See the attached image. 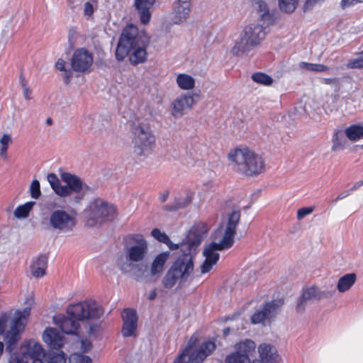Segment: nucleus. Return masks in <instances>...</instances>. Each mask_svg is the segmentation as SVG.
I'll return each mask as SVG.
<instances>
[{
  "instance_id": "f257e3e1",
  "label": "nucleus",
  "mask_w": 363,
  "mask_h": 363,
  "mask_svg": "<svg viewBox=\"0 0 363 363\" xmlns=\"http://www.w3.org/2000/svg\"><path fill=\"white\" fill-rule=\"evenodd\" d=\"M208 227L199 223L191 228L182 241L181 250L184 254L179 256L172 264L162 280L164 289H172L177 284L183 286L194 270V255L196 248L206 236Z\"/></svg>"
},
{
  "instance_id": "f03ea898",
  "label": "nucleus",
  "mask_w": 363,
  "mask_h": 363,
  "mask_svg": "<svg viewBox=\"0 0 363 363\" xmlns=\"http://www.w3.org/2000/svg\"><path fill=\"white\" fill-rule=\"evenodd\" d=\"M150 38L144 30H139L134 24L123 28L116 49V58L123 61L128 57L132 65L145 63L147 60Z\"/></svg>"
},
{
  "instance_id": "7ed1b4c3",
  "label": "nucleus",
  "mask_w": 363,
  "mask_h": 363,
  "mask_svg": "<svg viewBox=\"0 0 363 363\" xmlns=\"http://www.w3.org/2000/svg\"><path fill=\"white\" fill-rule=\"evenodd\" d=\"M104 313L102 307L96 301L86 300L68 306L67 313L69 317L57 316L55 323L64 333L79 335V321L100 318Z\"/></svg>"
},
{
  "instance_id": "20e7f679",
  "label": "nucleus",
  "mask_w": 363,
  "mask_h": 363,
  "mask_svg": "<svg viewBox=\"0 0 363 363\" xmlns=\"http://www.w3.org/2000/svg\"><path fill=\"white\" fill-rule=\"evenodd\" d=\"M148 252V244L144 238L137 239L134 244L126 247L124 254L116 261L118 269L125 274L132 275L137 280H143L148 264L145 261Z\"/></svg>"
},
{
  "instance_id": "39448f33",
  "label": "nucleus",
  "mask_w": 363,
  "mask_h": 363,
  "mask_svg": "<svg viewBox=\"0 0 363 363\" xmlns=\"http://www.w3.org/2000/svg\"><path fill=\"white\" fill-rule=\"evenodd\" d=\"M227 158L232 169L241 175L257 176L264 172L265 169L262 157L247 147L230 150Z\"/></svg>"
},
{
  "instance_id": "423d86ee",
  "label": "nucleus",
  "mask_w": 363,
  "mask_h": 363,
  "mask_svg": "<svg viewBox=\"0 0 363 363\" xmlns=\"http://www.w3.org/2000/svg\"><path fill=\"white\" fill-rule=\"evenodd\" d=\"M235 234L218 228L213 235L214 240L206 245L203 250L204 260L199 267L201 274L209 273L217 264L220 255L218 251L231 247L235 242Z\"/></svg>"
},
{
  "instance_id": "0eeeda50",
  "label": "nucleus",
  "mask_w": 363,
  "mask_h": 363,
  "mask_svg": "<svg viewBox=\"0 0 363 363\" xmlns=\"http://www.w3.org/2000/svg\"><path fill=\"white\" fill-rule=\"evenodd\" d=\"M21 304L24 308L16 310L14 317L10 321L9 329L6 331L4 341L7 349L11 350L21 337V332L23 330L26 321L30 314V310L35 305V294L30 291L21 297Z\"/></svg>"
},
{
  "instance_id": "6e6552de",
  "label": "nucleus",
  "mask_w": 363,
  "mask_h": 363,
  "mask_svg": "<svg viewBox=\"0 0 363 363\" xmlns=\"http://www.w3.org/2000/svg\"><path fill=\"white\" fill-rule=\"evenodd\" d=\"M133 154L140 158H146L154 150L156 138L150 124L145 122H138L133 125L131 129Z\"/></svg>"
},
{
  "instance_id": "1a4fd4ad",
  "label": "nucleus",
  "mask_w": 363,
  "mask_h": 363,
  "mask_svg": "<svg viewBox=\"0 0 363 363\" xmlns=\"http://www.w3.org/2000/svg\"><path fill=\"white\" fill-rule=\"evenodd\" d=\"M264 28L258 23H250L243 28L234 40L231 52L234 55H241L249 52L252 48L259 45L265 38Z\"/></svg>"
},
{
  "instance_id": "9d476101",
  "label": "nucleus",
  "mask_w": 363,
  "mask_h": 363,
  "mask_svg": "<svg viewBox=\"0 0 363 363\" xmlns=\"http://www.w3.org/2000/svg\"><path fill=\"white\" fill-rule=\"evenodd\" d=\"M61 179L66 185H62L54 173H50L47 176V180L52 189L60 197L69 196L73 192L83 194L88 189L80 178L70 173L64 172L61 174Z\"/></svg>"
},
{
  "instance_id": "9b49d317",
  "label": "nucleus",
  "mask_w": 363,
  "mask_h": 363,
  "mask_svg": "<svg viewBox=\"0 0 363 363\" xmlns=\"http://www.w3.org/2000/svg\"><path fill=\"white\" fill-rule=\"evenodd\" d=\"M215 348L213 342L206 341L200 345L199 339L192 336L186 347L175 359L174 363H202Z\"/></svg>"
},
{
  "instance_id": "f8f14e48",
  "label": "nucleus",
  "mask_w": 363,
  "mask_h": 363,
  "mask_svg": "<svg viewBox=\"0 0 363 363\" xmlns=\"http://www.w3.org/2000/svg\"><path fill=\"white\" fill-rule=\"evenodd\" d=\"M114 213L113 206L101 199H96L84 210L85 222L88 226L94 227L104 223Z\"/></svg>"
},
{
  "instance_id": "ddd939ff",
  "label": "nucleus",
  "mask_w": 363,
  "mask_h": 363,
  "mask_svg": "<svg viewBox=\"0 0 363 363\" xmlns=\"http://www.w3.org/2000/svg\"><path fill=\"white\" fill-rule=\"evenodd\" d=\"M49 224L54 230L58 233H71L74 230L77 224V213L74 210H55L50 215Z\"/></svg>"
},
{
  "instance_id": "4468645a",
  "label": "nucleus",
  "mask_w": 363,
  "mask_h": 363,
  "mask_svg": "<svg viewBox=\"0 0 363 363\" xmlns=\"http://www.w3.org/2000/svg\"><path fill=\"white\" fill-rule=\"evenodd\" d=\"M199 98L196 93H182L170 104L169 113L174 118H181L188 111L191 110Z\"/></svg>"
},
{
  "instance_id": "2eb2a0df",
  "label": "nucleus",
  "mask_w": 363,
  "mask_h": 363,
  "mask_svg": "<svg viewBox=\"0 0 363 363\" xmlns=\"http://www.w3.org/2000/svg\"><path fill=\"white\" fill-rule=\"evenodd\" d=\"M332 295L330 291L324 290L316 286H311L305 289L298 298L296 305V311L299 313L303 312L306 306L307 301L309 300L320 301Z\"/></svg>"
},
{
  "instance_id": "dca6fc26",
  "label": "nucleus",
  "mask_w": 363,
  "mask_h": 363,
  "mask_svg": "<svg viewBox=\"0 0 363 363\" xmlns=\"http://www.w3.org/2000/svg\"><path fill=\"white\" fill-rule=\"evenodd\" d=\"M284 304L282 299L273 300L267 303L262 309L257 311L252 316L253 324L262 323L264 320L276 315Z\"/></svg>"
},
{
  "instance_id": "f3484780",
  "label": "nucleus",
  "mask_w": 363,
  "mask_h": 363,
  "mask_svg": "<svg viewBox=\"0 0 363 363\" xmlns=\"http://www.w3.org/2000/svg\"><path fill=\"white\" fill-rule=\"evenodd\" d=\"M93 64L92 53L85 48L74 51L72 57V67L78 72H89Z\"/></svg>"
},
{
  "instance_id": "a211bd4d",
  "label": "nucleus",
  "mask_w": 363,
  "mask_h": 363,
  "mask_svg": "<svg viewBox=\"0 0 363 363\" xmlns=\"http://www.w3.org/2000/svg\"><path fill=\"white\" fill-rule=\"evenodd\" d=\"M169 256L170 252L169 251L162 252L157 255L154 257L150 267H148L147 274L144 276L143 280L156 279L159 277L162 273L164 265L169 259Z\"/></svg>"
},
{
  "instance_id": "6ab92c4d",
  "label": "nucleus",
  "mask_w": 363,
  "mask_h": 363,
  "mask_svg": "<svg viewBox=\"0 0 363 363\" xmlns=\"http://www.w3.org/2000/svg\"><path fill=\"white\" fill-rule=\"evenodd\" d=\"M18 350L28 358L34 361L45 357V350L40 343L34 340H28L23 342Z\"/></svg>"
},
{
  "instance_id": "aec40b11",
  "label": "nucleus",
  "mask_w": 363,
  "mask_h": 363,
  "mask_svg": "<svg viewBox=\"0 0 363 363\" xmlns=\"http://www.w3.org/2000/svg\"><path fill=\"white\" fill-rule=\"evenodd\" d=\"M122 318L123 320L121 330L123 336H135L138 327V316L136 312L131 309H125L123 312Z\"/></svg>"
},
{
  "instance_id": "412c9836",
  "label": "nucleus",
  "mask_w": 363,
  "mask_h": 363,
  "mask_svg": "<svg viewBox=\"0 0 363 363\" xmlns=\"http://www.w3.org/2000/svg\"><path fill=\"white\" fill-rule=\"evenodd\" d=\"M43 342L50 348L59 349L65 343V339L56 328H48L42 336Z\"/></svg>"
},
{
  "instance_id": "4be33fe9",
  "label": "nucleus",
  "mask_w": 363,
  "mask_h": 363,
  "mask_svg": "<svg viewBox=\"0 0 363 363\" xmlns=\"http://www.w3.org/2000/svg\"><path fill=\"white\" fill-rule=\"evenodd\" d=\"M240 220V211L239 209H233L223 218L219 228L235 234Z\"/></svg>"
},
{
  "instance_id": "5701e85b",
  "label": "nucleus",
  "mask_w": 363,
  "mask_h": 363,
  "mask_svg": "<svg viewBox=\"0 0 363 363\" xmlns=\"http://www.w3.org/2000/svg\"><path fill=\"white\" fill-rule=\"evenodd\" d=\"M155 0H135V6L140 14V19L143 24H147L151 18L150 8L153 6Z\"/></svg>"
},
{
  "instance_id": "b1692460",
  "label": "nucleus",
  "mask_w": 363,
  "mask_h": 363,
  "mask_svg": "<svg viewBox=\"0 0 363 363\" xmlns=\"http://www.w3.org/2000/svg\"><path fill=\"white\" fill-rule=\"evenodd\" d=\"M256 8L261 21L267 25H272L275 21L274 13L269 10L268 4L262 0L256 2Z\"/></svg>"
},
{
  "instance_id": "393cba45",
  "label": "nucleus",
  "mask_w": 363,
  "mask_h": 363,
  "mask_svg": "<svg viewBox=\"0 0 363 363\" xmlns=\"http://www.w3.org/2000/svg\"><path fill=\"white\" fill-rule=\"evenodd\" d=\"M176 84L182 91H191L196 87V79L186 73H179L176 75Z\"/></svg>"
},
{
  "instance_id": "a878e982",
  "label": "nucleus",
  "mask_w": 363,
  "mask_h": 363,
  "mask_svg": "<svg viewBox=\"0 0 363 363\" xmlns=\"http://www.w3.org/2000/svg\"><path fill=\"white\" fill-rule=\"evenodd\" d=\"M48 260L44 256H40L33 260L30 266V272L35 278H40L45 274Z\"/></svg>"
},
{
  "instance_id": "bb28decb",
  "label": "nucleus",
  "mask_w": 363,
  "mask_h": 363,
  "mask_svg": "<svg viewBox=\"0 0 363 363\" xmlns=\"http://www.w3.org/2000/svg\"><path fill=\"white\" fill-rule=\"evenodd\" d=\"M357 280V276L354 273H349L341 277L337 283V289L340 293H345L349 291Z\"/></svg>"
},
{
  "instance_id": "cd10ccee",
  "label": "nucleus",
  "mask_w": 363,
  "mask_h": 363,
  "mask_svg": "<svg viewBox=\"0 0 363 363\" xmlns=\"http://www.w3.org/2000/svg\"><path fill=\"white\" fill-rule=\"evenodd\" d=\"M190 9L175 6L172 13V20L175 24H180L186 21L189 17Z\"/></svg>"
},
{
  "instance_id": "c85d7f7f",
  "label": "nucleus",
  "mask_w": 363,
  "mask_h": 363,
  "mask_svg": "<svg viewBox=\"0 0 363 363\" xmlns=\"http://www.w3.org/2000/svg\"><path fill=\"white\" fill-rule=\"evenodd\" d=\"M13 143V138L11 134L4 133L0 137V158L6 161L8 159V150Z\"/></svg>"
},
{
  "instance_id": "c756f323",
  "label": "nucleus",
  "mask_w": 363,
  "mask_h": 363,
  "mask_svg": "<svg viewBox=\"0 0 363 363\" xmlns=\"http://www.w3.org/2000/svg\"><path fill=\"white\" fill-rule=\"evenodd\" d=\"M345 135L352 142L363 139V126L352 125L345 129Z\"/></svg>"
},
{
  "instance_id": "7c9ffc66",
  "label": "nucleus",
  "mask_w": 363,
  "mask_h": 363,
  "mask_svg": "<svg viewBox=\"0 0 363 363\" xmlns=\"http://www.w3.org/2000/svg\"><path fill=\"white\" fill-rule=\"evenodd\" d=\"M35 204L34 201H28L18 206L13 212L14 216L18 219L27 218Z\"/></svg>"
},
{
  "instance_id": "2f4dec72",
  "label": "nucleus",
  "mask_w": 363,
  "mask_h": 363,
  "mask_svg": "<svg viewBox=\"0 0 363 363\" xmlns=\"http://www.w3.org/2000/svg\"><path fill=\"white\" fill-rule=\"evenodd\" d=\"M299 0H278L279 9L281 12L293 13L297 8Z\"/></svg>"
},
{
  "instance_id": "473e14b6",
  "label": "nucleus",
  "mask_w": 363,
  "mask_h": 363,
  "mask_svg": "<svg viewBox=\"0 0 363 363\" xmlns=\"http://www.w3.org/2000/svg\"><path fill=\"white\" fill-rule=\"evenodd\" d=\"M55 68L62 72V77L64 78L66 84H68L72 77V72L71 69L66 68V62L60 58L55 62Z\"/></svg>"
},
{
  "instance_id": "72a5a7b5",
  "label": "nucleus",
  "mask_w": 363,
  "mask_h": 363,
  "mask_svg": "<svg viewBox=\"0 0 363 363\" xmlns=\"http://www.w3.org/2000/svg\"><path fill=\"white\" fill-rule=\"evenodd\" d=\"M252 79L255 82L266 86L270 85L273 82V79L271 77L261 72L253 74L252 75Z\"/></svg>"
},
{
  "instance_id": "f704fd0d",
  "label": "nucleus",
  "mask_w": 363,
  "mask_h": 363,
  "mask_svg": "<svg viewBox=\"0 0 363 363\" xmlns=\"http://www.w3.org/2000/svg\"><path fill=\"white\" fill-rule=\"evenodd\" d=\"M8 363H28V359L20 350H18L11 353Z\"/></svg>"
},
{
  "instance_id": "c9c22d12",
  "label": "nucleus",
  "mask_w": 363,
  "mask_h": 363,
  "mask_svg": "<svg viewBox=\"0 0 363 363\" xmlns=\"http://www.w3.org/2000/svg\"><path fill=\"white\" fill-rule=\"evenodd\" d=\"M69 363H92V360L89 356L74 353L69 356Z\"/></svg>"
},
{
  "instance_id": "e433bc0d",
  "label": "nucleus",
  "mask_w": 363,
  "mask_h": 363,
  "mask_svg": "<svg viewBox=\"0 0 363 363\" xmlns=\"http://www.w3.org/2000/svg\"><path fill=\"white\" fill-rule=\"evenodd\" d=\"M347 67L350 69L363 68V54L360 52L356 57L350 60L347 64Z\"/></svg>"
},
{
  "instance_id": "4c0bfd02",
  "label": "nucleus",
  "mask_w": 363,
  "mask_h": 363,
  "mask_svg": "<svg viewBox=\"0 0 363 363\" xmlns=\"http://www.w3.org/2000/svg\"><path fill=\"white\" fill-rule=\"evenodd\" d=\"M30 194L33 199H38L41 195L40 182L37 179L31 182L29 187Z\"/></svg>"
},
{
  "instance_id": "58836bf2",
  "label": "nucleus",
  "mask_w": 363,
  "mask_h": 363,
  "mask_svg": "<svg viewBox=\"0 0 363 363\" xmlns=\"http://www.w3.org/2000/svg\"><path fill=\"white\" fill-rule=\"evenodd\" d=\"M193 199V194L188 193L184 198H179L176 199V203L174 206V208H182L191 202Z\"/></svg>"
},
{
  "instance_id": "ea45409f",
  "label": "nucleus",
  "mask_w": 363,
  "mask_h": 363,
  "mask_svg": "<svg viewBox=\"0 0 363 363\" xmlns=\"http://www.w3.org/2000/svg\"><path fill=\"white\" fill-rule=\"evenodd\" d=\"M151 235L157 241L165 243L169 241V237L168 235L164 233L161 231L158 228H154L151 231Z\"/></svg>"
},
{
  "instance_id": "a19ab883",
  "label": "nucleus",
  "mask_w": 363,
  "mask_h": 363,
  "mask_svg": "<svg viewBox=\"0 0 363 363\" xmlns=\"http://www.w3.org/2000/svg\"><path fill=\"white\" fill-rule=\"evenodd\" d=\"M66 357L65 354L62 352H53L50 357L49 363H66Z\"/></svg>"
},
{
  "instance_id": "79ce46f5",
  "label": "nucleus",
  "mask_w": 363,
  "mask_h": 363,
  "mask_svg": "<svg viewBox=\"0 0 363 363\" xmlns=\"http://www.w3.org/2000/svg\"><path fill=\"white\" fill-rule=\"evenodd\" d=\"M314 209L315 208L313 206H306L299 208L297 211V219L298 220H302L306 216L311 214L313 212Z\"/></svg>"
},
{
  "instance_id": "37998d69",
  "label": "nucleus",
  "mask_w": 363,
  "mask_h": 363,
  "mask_svg": "<svg viewBox=\"0 0 363 363\" xmlns=\"http://www.w3.org/2000/svg\"><path fill=\"white\" fill-rule=\"evenodd\" d=\"M94 1H88L86 2L84 5V15L87 18H89L92 16L94 10H95V6L94 4Z\"/></svg>"
},
{
  "instance_id": "c03bdc74",
  "label": "nucleus",
  "mask_w": 363,
  "mask_h": 363,
  "mask_svg": "<svg viewBox=\"0 0 363 363\" xmlns=\"http://www.w3.org/2000/svg\"><path fill=\"white\" fill-rule=\"evenodd\" d=\"M21 84L25 99L31 100L33 99V92L32 90L26 84V82L24 80V79H22L21 80Z\"/></svg>"
},
{
  "instance_id": "a18cd8bd",
  "label": "nucleus",
  "mask_w": 363,
  "mask_h": 363,
  "mask_svg": "<svg viewBox=\"0 0 363 363\" xmlns=\"http://www.w3.org/2000/svg\"><path fill=\"white\" fill-rule=\"evenodd\" d=\"M358 3H361L360 0H341L340 6L342 9H345Z\"/></svg>"
},
{
  "instance_id": "49530a36",
  "label": "nucleus",
  "mask_w": 363,
  "mask_h": 363,
  "mask_svg": "<svg viewBox=\"0 0 363 363\" xmlns=\"http://www.w3.org/2000/svg\"><path fill=\"white\" fill-rule=\"evenodd\" d=\"M328 70V67L322 64H312V67L311 71L317 72H323Z\"/></svg>"
},
{
  "instance_id": "de8ad7c7",
  "label": "nucleus",
  "mask_w": 363,
  "mask_h": 363,
  "mask_svg": "<svg viewBox=\"0 0 363 363\" xmlns=\"http://www.w3.org/2000/svg\"><path fill=\"white\" fill-rule=\"evenodd\" d=\"M175 6H182L191 9V0H177Z\"/></svg>"
},
{
  "instance_id": "09e8293b",
  "label": "nucleus",
  "mask_w": 363,
  "mask_h": 363,
  "mask_svg": "<svg viewBox=\"0 0 363 363\" xmlns=\"http://www.w3.org/2000/svg\"><path fill=\"white\" fill-rule=\"evenodd\" d=\"M81 348L84 350V352H86L89 350L91 347V344L89 340L86 339H82L80 341Z\"/></svg>"
},
{
  "instance_id": "8fccbe9b",
  "label": "nucleus",
  "mask_w": 363,
  "mask_h": 363,
  "mask_svg": "<svg viewBox=\"0 0 363 363\" xmlns=\"http://www.w3.org/2000/svg\"><path fill=\"white\" fill-rule=\"evenodd\" d=\"M164 244H166L170 250H174L181 248L182 242L180 245L174 244L169 238V241L167 242H165Z\"/></svg>"
},
{
  "instance_id": "3c124183",
  "label": "nucleus",
  "mask_w": 363,
  "mask_h": 363,
  "mask_svg": "<svg viewBox=\"0 0 363 363\" xmlns=\"http://www.w3.org/2000/svg\"><path fill=\"white\" fill-rule=\"evenodd\" d=\"M351 194V190H347L344 192L340 193L336 198L335 201H337L339 200H342L344 198L348 196Z\"/></svg>"
},
{
  "instance_id": "603ef678",
  "label": "nucleus",
  "mask_w": 363,
  "mask_h": 363,
  "mask_svg": "<svg viewBox=\"0 0 363 363\" xmlns=\"http://www.w3.org/2000/svg\"><path fill=\"white\" fill-rule=\"evenodd\" d=\"M299 67L301 69H305L306 70L311 71L312 67V63H308L306 62H301L299 64Z\"/></svg>"
},
{
  "instance_id": "864d4df0",
  "label": "nucleus",
  "mask_w": 363,
  "mask_h": 363,
  "mask_svg": "<svg viewBox=\"0 0 363 363\" xmlns=\"http://www.w3.org/2000/svg\"><path fill=\"white\" fill-rule=\"evenodd\" d=\"M342 149H343V147L339 143V142L337 141V139L334 140L333 145L332 146V150L333 151H337V150H340Z\"/></svg>"
},
{
  "instance_id": "5fc2aeb1",
  "label": "nucleus",
  "mask_w": 363,
  "mask_h": 363,
  "mask_svg": "<svg viewBox=\"0 0 363 363\" xmlns=\"http://www.w3.org/2000/svg\"><path fill=\"white\" fill-rule=\"evenodd\" d=\"M6 323V318L1 316L0 318V334H3L5 331L4 324Z\"/></svg>"
},
{
  "instance_id": "6e6d98bb",
  "label": "nucleus",
  "mask_w": 363,
  "mask_h": 363,
  "mask_svg": "<svg viewBox=\"0 0 363 363\" xmlns=\"http://www.w3.org/2000/svg\"><path fill=\"white\" fill-rule=\"evenodd\" d=\"M79 2L80 0H67L68 5L71 9H74Z\"/></svg>"
},
{
  "instance_id": "4d7b16f0",
  "label": "nucleus",
  "mask_w": 363,
  "mask_h": 363,
  "mask_svg": "<svg viewBox=\"0 0 363 363\" xmlns=\"http://www.w3.org/2000/svg\"><path fill=\"white\" fill-rule=\"evenodd\" d=\"M248 274L250 275V278L247 281V282L249 284H250V283L253 282L256 279L257 277H256L255 272H249Z\"/></svg>"
},
{
  "instance_id": "13d9d810",
  "label": "nucleus",
  "mask_w": 363,
  "mask_h": 363,
  "mask_svg": "<svg viewBox=\"0 0 363 363\" xmlns=\"http://www.w3.org/2000/svg\"><path fill=\"white\" fill-rule=\"evenodd\" d=\"M157 296V292H156V290H152L151 291H150L149 294H148V299L149 300H153L156 298Z\"/></svg>"
},
{
  "instance_id": "bf43d9fd",
  "label": "nucleus",
  "mask_w": 363,
  "mask_h": 363,
  "mask_svg": "<svg viewBox=\"0 0 363 363\" xmlns=\"http://www.w3.org/2000/svg\"><path fill=\"white\" fill-rule=\"evenodd\" d=\"M362 185H363V180L362 181H360L358 183H357L356 184H354L350 190H351V193L354 191L355 189H358L359 186H361Z\"/></svg>"
},
{
  "instance_id": "052dcab7",
  "label": "nucleus",
  "mask_w": 363,
  "mask_h": 363,
  "mask_svg": "<svg viewBox=\"0 0 363 363\" xmlns=\"http://www.w3.org/2000/svg\"><path fill=\"white\" fill-rule=\"evenodd\" d=\"M31 363H49L48 362L43 360L42 358L36 359L34 361H32Z\"/></svg>"
},
{
  "instance_id": "680f3d73",
  "label": "nucleus",
  "mask_w": 363,
  "mask_h": 363,
  "mask_svg": "<svg viewBox=\"0 0 363 363\" xmlns=\"http://www.w3.org/2000/svg\"><path fill=\"white\" fill-rule=\"evenodd\" d=\"M46 123L48 124V125H51L52 124V119L51 118H48L46 120Z\"/></svg>"
},
{
  "instance_id": "e2e57ef3",
  "label": "nucleus",
  "mask_w": 363,
  "mask_h": 363,
  "mask_svg": "<svg viewBox=\"0 0 363 363\" xmlns=\"http://www.w3.org/2000/svg\"><path fill=\"white\" fill-rule=\"evenodd\" d=\"M74 33H75V32H74V30H70V31H69V36L71 35V33H72V35H74Z\"/></svg>"
},
{
  "instance_id": "0e129e2a",
  "label": "nucleus",
  "mask_w": 363,
  "mask_h": 363,
  "mask_svg": "<svg viewBox=\"0 0 363 363\" xmlns=\"http://www.w3.org/2000/svg\"><path fill=\"white\" fill-rule=\"evenodd\" d=\"M247 274H246V273L243 274V276H244V277H243V278H244V279H245V276H246Z\"/></svg>"
},
{
  "instance_id": "69168bd1",
  "label": "nucleus",
  "mask_w": 363,
  "mask_h": 363,
  "mask_svg": "<svg viewBox=\"0 0 363 363\" xmlns=\"http://www.w3.org/2000/svg\"><path fill=\"white\" fill-rule=\"evenodd\" d=\"M360 2L363 3V0H360Z\"/></svg>"
},
{
  "instance_id": "338daca9",
  "label": "nucleus",
  "mask_w": 363,
  "mask_h": 363,
  "mask_svg": "<svg viewBox=\"0 0 363 363\" xmlns=\"http://www.w3.org/2000/svg\"><path fill=\"white\" fill-rule=\"evenodd\" d=\"M362 147H363V145H362Z\"/></svg>"
}]
</instances>
